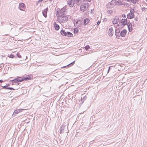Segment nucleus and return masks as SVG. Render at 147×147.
<instances>
[{
    "label": "nucleus",
    "mask_w": 147,
    "mask_h": 147,
    "mask_svg": "<svg viewBox=\"0 0 147 147\" xmlns=\"http://www.w3.org/2000/svg\"><path fill=\"white\" fill-rule=\"evenodd\" d=\"M8 57L10 58H13L15 57V56L14 55L10 54V55H8Z\"/></svg>",
    "instance_id": "obj_28"
},
{
    "label": "nucleus",
    "mask_w": 147,
    "mask_h": 147,
    "mask_svg": "<svg viewBox=\"0 0 147 147\" xmlns=\"http://www.w3.org/2000/svg\"><path fill=\"white\" fill-rule=\"evenodd\" d=\"M127 18L125 19H122L120 21V22H119V24L120 23L121 24L122 26H119V24H118V26L119 27V28H123V26L125 25H127Z\"/></svg>",
    "instance_id": "obj_5"
},
{
    "label": "nucleus",
    "mask_w": 147,
    "mask_h": 147,
    "mask_svg": "<svg viewBox=\"0 0 147 147\" xmlns=\"http://www.w3.org/2000/svg\"><path fill=\"white\" fill-rule=\"evenodd\" d=\"M66 8L65 7H63L61 8V9H60L59 8L57 9L56 10V13H57L60 15H65V11H66Z\"/></svg>",
    "instance_id": "obj_2"
},
{
    "label": "nucleus",
    "mask_w": 147,
    "mask_h": 147,
    "mask_svg": "<svg viewBox=\"0 0 147 147\" xmlns=\"http://www.w3.org/2000/svg\"><path fill=\"white\" fill-rule=\"evenodd\" d=\"M92 141H90V144H92Z\"/></svg>",
    "instance_id": "obj_47"
},
{
    "label": "nucleus",
    "mask_w": 147,
    "mask_h": 147,
    "mask_svg": "<svg viewBox=\"0 0 147 147\" xmlns=\"http://www.w3.org/2000/svg\"><path fill=\"white\" fill-rule=\"evenodd\" d=\"M12 82V85H13L14 84H14L15 83H13V82Z\"/></svg>",
    "instance_id": "obj_46"
},
{
    "label": "nucleus",
    "mask_w": 147,
    "mask_h": 147,
    "mask_svg": "<svg viewBox=\"0 0 147 147\" xmlns=\"http://www.w3.org/2000/svg\"><path fill=\"white\" fill-rule=\"evenodd\" d=\"M130 1L132 3H133L134 4H136L138 1V0H130Z\"/></svg>",
    "instance_id": "obj_29"
},
{
    "label": "nucleus",
    "mask_w": 147,
    "mask_h": 147,
    "mask_svg": "<svg viewBox=\"0 0 147 147\" xmlns=\"http://www.w3.org/2000/svg\"><path fill=\"white\" fill-rule=\"evenodd\" d=\"M120 30L119 29V28H117L116 29H115V35L116 37L119 38L120 36Z\"/></svg>",
    "instance_id": "obj_11"
},
{
    "label": "nucleus",
    "mask_w": 147,
    "mask_h": 147,
    "mask_svg": "<svg viewBox=\"0 0 147 147\" xmlns=\"http://www.w3.org/2000/svg\"><path fill=\"white\" fill-rule=\"evenodd\" d=\"M1 86L2 87V88L3 89H7V88H8V87H7L6 85L4 86Z\"/></svg>",
    "instance_id": "obj_38"
},
{
    "label": "nucleus",
    "mask_w": 147,
    "mask_h": 147,
    "mask_svg": "<svg viewBox=\"0 0 147 147\" xmlns=\"http://www.w3.org/2000/svg\"><path fill=\"white\" fill-rule=\"evenodd\" d=\"M85 49H86L87 51H88L90 49V47L89 45H87L85 46Z\"/></svg>",
    "instance_id": "obj_31"
},
{
    "label": "nucleus",
    "mask_w": 147,
    "mask_h": 147,
    "mask_svg": "<svg viewBox=\"0 0 147 147\" xmlns=\"http://www.w3.org/2000/svg\"><path fill=\"white\" fill-rule=\"evenodd\" d=\"M89 6V3H83L80 6V10L82 11H85L87 10Z\"/></svg>",
    "instance_id": "obj_3"
},
{
    "label": "nucleus",
    "mask_w": 147,
    "mask_h": 147,
    "mask_svg": "<svg viewBox=\"0 0 147 147\" xmlns=\"http://www.w3.org/2000/svg\"><path fill=\"white\" fill-rule=\"evenodd\" d=\"M127 1L128 2L131 1L130 0H127Z\"/></svg>",
    "instance_id": "obj_48"
},
{
    "label": "nucleus",
    "mask_w": 147,
    "mask_h": 147,
    "mask_svg": "<svg viewBox=\"0 0 147 147\" xmlns=\"http://www.w3.org/2000/svg\"><path fill=\"white\" fill-rule=\"evenodd\" d=\"M33 78L32 75H28L23 77L22 78L23 81L30 80Z\"/></svg>",
    "instance_id": "obj_6"
},
{
    "label": "nucleus",
    "mask_w": 147,
    "mask_h": 147,
    "mask_svg": "<svg viewBox=\"0 0 147 147\" xmlns=\"http://www.w3.org/2000/svg\"><path fill=\"white\" fill-rule=\"evenodd\" d=\"M82 21L80 20H78L76 22V24L77 27H80L82 25Z\"/></svg>",
    "instance_id": "obj_20"
},
{
    "label": "nucleus",
    "mask_w": 147,
    "mask_h": 147,
    "mask_svg": "<svg viewBox=\"0 0 147 147\" xmlns=\"http://www.w3.org/2000/svg\"><path fill=\"white\" fill-rule=\"evenodd\" d=\"M6 86L7 87H8L10 85V84H7L6 85Z\"/></svg>",
    "instance_id": "obj_43"
},
{
    "label": "nucleus",
    "mask_w": 147,
    "mask_h": 147,
    "mask_svg": "<svg viewBox=\"0 0 147 147\" xmlns=\"http://www.w3.org/2000/svg\"><path fill=\"white\" fill-rule=\"evenodd\" d=\"M43 0H39L38 1V2L39 3H40V2H42Z\"/></svg>",
    "instance_id": "obj_42"
},
{
    "label": "nucleus",
    "mask_w": 147,
    "mask_h": 147,
    "mask_svg": "<svg viewBox=\"0 0 147 147\" xmlns=\"http://www.w3.org/2000/svg\"><path fill=\"white\" fill-rule=\"evenodd\" d=\"M90 20L88 18H85L84 21V25L86 26L90 22Z\"/></svg>",
    "instance_id": "obj_18"
},
{
    "label": "nucleus",
    "mask_w": 147,
    "mask_h": 147,
    "mask_svg": "<svg viewBox=\"0 0 147 147\" xmlns=\"http://www.w3.org/2000/svg\"><path fill=\"white\" fill-rule=\"evenodd\" d=\"M146 1L147 2V0H146Z\"/></svg>",
    "instance_id": "obj_50"
},
{
    "label": "nucleus",
    "mask_w": 147,
    "mask_h": 147,
    "mask_svg": "<svg viewBox=\"0 0 147 147\" xmlns=\"http://www.w3.org/2000/svg\"><path fill=\"white\" fill-rule=\"evenodd\" d=\"M86 0L88 2H91V0Z\"/></svg>",
    "instance_id": "obj_45"
},
{
    "label": "nucleus",
    "mask_w": 147,
    "mask_h": 147,
    "mask_svg": "<svg viewBox=\"0 0 147 147\" xmlns=\"http://www.w3.org/2000/svg\"><path fill=\"white\" fill-rule=\"evenodd\" d=\"M113 67V66H110L109 67V69L108 70L107 73H109V72L111 70V68Z\"/></svg>",
    "instance_id": "obj_33"
},
{
    "label": "nucleus",
    "mask_w": 147,
    "mask_h": 147,
    "mask_svg": "<svg viewBox=\"0 0 147 147\" xmlns=\"http://www.w3.org/2000/svg\"><path fill=\"white\" fill-rule=\"evenodd\" d=\"M122 2L121 1H115V4L117 5H123V4L122 3Z\"/></svg>",
    "instance_id": "obj_24"
},
{
    "label": "nucleus",
    "mask_w": 147,
    "mask_h": 147,
    "mask_svg": "<svg viewBox=\"0 0 147 147\" xmlns=\"http://www.w3.org/2000/svg\"><path fill=\"white\" fill-rule=\"evenodd\" d=\"M48 10V7H47L46 9L42 11V13L43 16L46 18L47 17V13Z\"/></svg>",
    "instance_id": "obj_12"
},
{
    "label": "nucleus",
    "mask_w": 147,
    "mask_h": 147,
    "mask_svg": "<svg viewBox=\"0 0 147 147\" xmlns=\"http://www.w3.org/2000/svg\"><path fill=\"white\" fill-rule=\"evenodd\" d=\"M112 11L111 10H108L107 11V13L109 14H111V13H112Z\"/></svg>",
    "instance_id": "obj_40"
},
{
    "label": "nucleus",
    "mask_w": 147,
    "mask_h": 147,
    "mask_svg": "<svg viewBox=\"0 0 147 147\" xmlns=\"http://www.w3.org/2000/svg\"><path fill=\"white\" fill-rule=\"evenodd\" d=\"M100 22H101L100 20H98V22H97V23H96L97 26H98L99 25V24H100Z\"/></svg>",
    "instance_id": "obj_36"
},
{
    "label": "nucleus",
    "mask_w": 147,
    "mask_h": 147,
    "mask_svg": "<svg viewBox=\"0 0 147 147\" xmlns=\"http://www.w3.org/2000/svg\"><path fill=\"white\" fill-rule=\"evenodd\" d=\"M66 36L68 37H73V34L69 32H66Z\"/></svg>",
    "instance_id": "obj_23"
},
{
    "label": "nucleus",
    "mask_w": 147,
    "mask_h": 147,
    "mask_svg": "<svg viewBox=\"0 0 147 147\" xmlns=\"http://www.w3.org/2000/svg\"><path fill=\"white\" fill-rule=\"evenodd\" d=\"M127 25V27L129 31L130 32H131L132 31L133 28L132 24L129 21V22Z\"/></svg>",
    "instance_id": "obj_15"
},
{
    "label": "nucleus",
    "mask_w": 147,
    "mask_h": 147,
    "mask_svg": "<svg viewBox=\"0 0 147 147\" xmlns=\"http://www.w3.org/2000/svg\"><path fill=\"white\" fill-rule=\"evenodd\" d=\"M114 31L112 27L109 28V35L110 36H112L113 34Z\"/></svg>",
    "instance_id": "obj_16"
},
{
    "label": "nucleus",
    "mask_w": 147,
    "mask_h": 147,
    "mask_svg": "<svg viewBox=\"0 0 147 147\" xmlns=\"http://www.w3.org/2000/svg\"><path fill=\"white\" fill-rule=\"evenodd\" d=\"M53 26L55 30L58 31L60 29L59 26L57 24L56 22H54L53 24Z\"/></svg>",
    "instance_id": "obj_14"
},
{
    "label": "nucleus",
    "mask_w": 147,
    "mask_h": 147,
    "mask_svg": "<svg viewBox=\"0 0 147 147\" xmlns=\"http://www.w3.org/2000/svg\"><path fill=\"white\" fill-rule=\"evenodd\" d=\"M3 82V81L2 80H0V83H1Z\"/></svg>",
    "instance_id": "obj_44"
},
{
    "label": "nucleus",
    "mask_w": 147,
    "mask_h": 147,
    "mask_svg": "<svg viewBox=\"0 0 147 147\" xmlns=\"http://www.w3.org/2000/svg\"><path fill=\"white\" fill-rule=\"evenodd\" d=\"M87 97L86 96L83 97V98L81 97V101L82 103H83L85 100L86 99Z\"/></svg>",
    "instance_id": "obj_25"
},
{
    "label": "nucleus",
    "mask_w": 147,
    "mask_h": 147,
    "mask_svg": "<svg viewBox=\"0 0 147 147\" xmlns=\"http://www.w3.org/2000/svg\"><path fill=\"white\" fill-rule=\"evenodd\" d=\"M66 32H65V30L63 29L60 31V34L62 36H66Z\"/></svg>",
    "instance_id": "obj_19"
},
{
    "label": "nucleus",
    "mask_w": 147,
    "mask_h": 147,
    "mask_svg": "<svg viewBox=\"0 0 147 147\" xmlns=\"http://www.w3.org/2000/svg\"><path fill=\"white\" fill-rule=\"evenodd\" d=\"M20 83H17L15 84L17 86L16 87H14L15 88H14V90H17L18 89L20 88V87L18 86V85H19Z\"/></svg>",
    "instance_id": "obj_27"
},
{
    "label": "nucleus",
    "mask_w": 147,
    "mask_h": 147,
    "mask_svg": "<svg viewBox=\"0 0 147 147\" xmlns=\"http://www.w3.org/2000/svg\"><path fill=\"white\" fill-rule=\"evenodd\" d=\"M138 17H136L134 19V20H135L136 21H138Z\"/></svg>",
    "instance_id": "obj_41"
},
{
    "label": "nucleus",
    "mask_w": 147,
    "mask_h": 147,
    "mask_svg": "<svg viewBox=\"0 0 147 147\" xmlns=\"http://www.w3.org/2000/svg\"><path fill=\"white\" fill-rule=\"evenodd\" d=\"M135 12V10L134 9H131L130 11V12L127 15V18L131 19L134 18L135 17L134 13Z\"/></svg>",
    "instance_id": "obj_4"
},
{
    "label": "nucleus",
    "mask_w": 147,
    "mask_h": 147,
    "mask_svg": "<svg viewBox=\"0 0 147 147\" xmlns=\"http://www.w3.org/2000/svg\"><path fill=\"white\" fill-rule=\"evenodd\" d=\"M77 2V4L78 5H80V4L82 2L80 0H75Z\"/></svg>",
    "instance_id": "obj_30"
},
{
    "label": "nucleus",
    "mask_w": 147,
    "mask_h": 147,
    "mask_svg": "<svg viewBox=\"0 0 147 147\" xmlns=\"http://www.w3.org/2000/svg\"><path fill=\"white\" fill-rule=\"evenodd\" d=\"M127 32V31L126 29H123V30L121 31L120 35L121 37H125L126 34Z\"/></svg>",
    "instance_id": "obj_13"
},
{
    "label": "nucleus",
    "mask_w": 147,
    "mask_h": 147,
    "mask_svg": "<svg viewBox=\"0 0 147 147\" xmlns=\"http://www.w3.org/2000/svg\"><path fill=\"white\" fill-rule=\"evenodd\" d=\"M67 1L68 5L70 7H73L75 3V1L74 0H68Z\"/></svg>",
    "instance_id": "obj_9"
},
{
    "label": "nucleus",
    "mask_w": 147,
    "mask_h": 147,
    "mask_svg": "<svg viewBox=\"0 0 147 147\" xmlns=\"http://www.w3.org/2000/svg\"><path fill=\"white\" fill-rule=\"evenodd\" d=\"M79 32V30L77 28H74V33L75 34H78Z\"/></svg>",
    "instance_id": "obj_26"
},
{
    "label": "nucleus",
    "mask_w": 147,
    "mask_h": 147,
    "mask_svg": "<svg viewBox=\"0 0 147 147\" xmlns=\"http://www.w3.org/2000/svg\"><path fill=\"white\" fill-rule=\"evenodd\" d=\"M7 89L10 90H14V88H12V87H8V88H7Z\"/></svg>",
    "instance_id": "obj_35"
},
{
    "label": "nucleus",
    "mask_w": 147,
    "mask_h": 147,
    "mask_svg": "<svg viewBox=\"0 0 147 147\" xmlns=\"http://www.w3.org/2000/svg\"><path fill=\"white\" fill-rule=\"evenodd\" d=\"M56 15L58 17L57 20L58 22L61 23H66L68 20V17L67 15H60L57 13H56Z\"/></svg>",
    "instance_id": "obj_1"
},
{
    "label": "nucleus",
    "mask_w": 147,
    "mask_h": 147,
    "mask_svg": "<svg viewBox=\"0 0 147 147\" xmlns=\"http://www.w3.org/2000/svg\"><path fill=\"white\" fill-rule=\"evenodd\" d=\"M119 21V18L118 17L116 16L113 19L112 22L113 24H117L118 22Z\"/></svg>",
    "instance_id": "obj_17"
},
{
    "label": "nucleus",
    "mask_w": 147,
    "mask_h": 147,
    "mask_svg": "<svg viewBox=\"0 0 147 147\" xmlns=\"http://www.w3.org/2000/svg\"><path fill=\"white\" fill-rule=\"evenodd\" d=\"M16 55H17V56L18 57V58H21L22 57V56H21V55H20V53H18L17 54H16Z\"/></svg>",
    "instance_id": "obj_32"
},
{
    "label": "nucleus",
    "mask_w": 147,
    "mask_h": 147,
    "mask_svg": "<svg viewBox=\"0 0 147 147\" xmlns=\"http://www.w3.org/2000/svg\"><path fill=\"white\" fill-rule=\"evenodd\" d=\"M18 8L21 11H24L23 9L26 8V5L24 3H20L19 4Z\"/></svg>",
    "instance_id": "obj_8"
},
{
    "label": "nucleus",
    "mask_w": 147,
    "mask_h": 147,
    "mask_svg": "<svg viewBox=\"0 0 147 147\" xmlns=\"http://www.w3.org/2000/svg\"><path fill=\"white\" fill-rule=\"evenodd\" d=\"M1 68H0V71L1 70Z\"/></svg>",
    "instance_id": "obj_49"
},
{
    "label": "nucleus",
    "mask_w": 147,
    "mask_h": 147,
    "mask_svg": "<svg viewBox=\"0 0 147 147\" xmlns=\"http://www.w3.org/2000/svg\"><path fill=\"white\" fill-rule=\"evenodd\" d=\"M75 61H74L73 62H72L71 63H69L67 66H63L62 67V68H65L66 67H70L72 66L75 63Z\"/></svg>",
    "instance_id": "obj_21"
},
{
    "label": "nucleus",
    "mask_w": 147,
    "mask_h": 147,
    "mask_svg": "<svg viewBox=\"0 0 147 147\" xmlns=\"http://www.w3.org/2000/svg\"><path fill=\"white\" fill-rule=\"evenodd\" d=\"M122 16L123 18L125 19L126 18V16L125 14H123L122 15Z\"/></svg>",
    "instance_id": "obj_39"
},
{
    "label": "nucleus",
    "mask_w": 147,
    "mask_h": 147,
    "mask_svg": "<svg viewBox=\"0 0 147 147\" xmlns=\"http://www.w3.org/2000/svg\"><path fill=\"white\" fill-rule=\"evenodd\" d=\"M147 9V8L145 7H142V10L143 11H146Z\"/></svg>",
    "instance_id": "obj_37"
},
{
    "label": "nucleus",
    "mask_w": 147,
    "mask_h": 147,
    "mask_svg": "<svg viewBox=\"0 0 147 147\" xmlns=\"http://www.w3.org/2000/svg\"><path fill=\"white\" fill-rule=\"evenodd\" d=\"M23 81L22 78L21 77H17L15 78L14 79L10 80L11 82H13L15 83H18V82H20Z\"/></svg>",
    "instance_id": "obj_7"
},
{
    "label": "nucleus",
    "mask_w": 147,
    "mask_h": 147,
    "mask_svg": "<svg viewBox=\"0 0 147 147\" xmlns=\"http://www.w3.org/2000/svg\"><path fill=\"white\" fill-rule=\"evenodd\" d=\"M66 127L65 126L62 125V126L61 127L60 130V134H61L63 132H64V129H65V127Z\"/></svg>",
    "instance_id": "obj_22"
},
{
    "label": "nucleus",
    "mask_w": 147,
    "mask_h": 147,
    "mask_svg": "<svg viewBox=\"0 0 147 147\" xmlns=\"http://www.w3.org/2000/svg\"><path fill=\"white\" fill-rule=\"evenodd\" d=\"M24 110V109H20L15 110L13 113L12 116L13 117L16 116L17 114L22 112Z\"/></svg>",
    "instance_id": "obj_10"
},
{
    "label": "nucleus",
    "mask_w": 147,
    "mask_h": 147,
    "mask_svg": "<svg viewBox=\"0 0 147 147\" xmlns=\"http://www.w3.org/2000/svg\"><path fill=\"white\" fill-rule=\"evenodd\" d=\"M4 66V64L3 63H1L0 65V68H1V69H2L3 67Z\"/></svg>",
    "instance_id": "obj_34"
}]
</instances>
